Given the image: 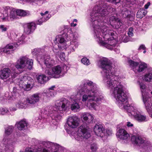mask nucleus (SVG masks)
I'll return each instance as SVG.
<instances>
[{"label": "nucleus", "mask_w": 152, "mask_h": 152, "mask_svg": "<svg viewBox=\"0 0 152 152\" xmlns=\"http://www.w3.org/2000/svg\"><path fill=\"white\" fill-rule=\"evenodd\" d=\"M109 15L116 16V9L105 3L96 6L91 14V21L94 29V37L101 45L112 49L116 45L115 33L108 30L106 23L103 22L104 17Z\"/></svg>", "instance_id": "f257e3e1"}, {"label": "nucleus", "mask_w": 152, "mask_h": 152, "mask_svg": "<svg viewBox=\"0 0 152 152\" xmlns=\"http://www.w3.org/2000/svg\"><path fill=\"white\" fill-rule=\"evenodd\" d=\"M99 67L102 69V73L104 81L108 87L113 90V93L116 100L119 102H123L127 98L124 92L121 83L118 81V77L114 75V69L112 67L111 62L107 58H104L98 63Z\"/></svg>", "instance_id": "f03ea898"}, {"label": "nucleus", "mask_w": 152, "mask_h": 152, "mask_svg": "<svg viewBox=\"0 0 152 152\" xmlns=\"http://www.w3.org/2000/svg\"><path fill=\"white\" fill-rule=\"evenodd\" d=\"M78 88L79 91L85 93L83 96L82 101L84 102L88 101V104L94 109H96V104L92 101L98 102L103 99V97L99 94L97 86L92 81L84 82Z\"/></svg>", "instance_id": "7ed1b4c3"}, {"label": "nucleus", "mask_w": 152, "mask_h": 152, "mask_svg": "<svg viewBox=\"0 0 152 152\" xmlns=\"http://www.w3.org/2000/svg\"><path fill=\"white\" fill-rule=\"evenodd\" d=\"M69 105V101L65 98L56 101L55 105L56 107L52 108V110L50 112V115L53 119L57 121L61 118V111L65 110Z\"/></svg>", "instance_id": "20e7f679"}, {"label": "nucleus", "mask_w": 152, "mask_h": 152, "mask_svg": "<svg viewBox=\"0 0 152 152\" xmlns=\"http://www.w3.org/2000/svg\"><path fill=\"white\" fill-rule=\"evenodd\" d=\"M131 140L134 144H136L142 149V151H147L151 148V145L150 143L145 141L141 137L133 136L131 137Z\"/></svg>", "instance_id": "39448f33"}, {"label": "nucleus", "mask_w": 152, "mask_h": 152, "mask_svg": "<svg viewBox=\"0 0 152 152\" xmlns=\"http://www.w3.org/2000/svg\"><path fill=\"white\" fill-rule=\"evenodd\" d=\"M77 133V137L76 139L78 141L88 139L91 136L89 128L83 125H81L78 128Z\"/></svg>", "instance_id": "423d86ee"}, {"label": "nucleus", "mask_w": 152, "mask_h": 152, "mask_svg": "<svg viewBox=\"0 0 152 152\" xmlns=\"http://www.w3.org/2000/svg\"><path fill=\"white\" fill-rule=\"evenodd\" d=\"M33 61L32 59H29L26 56L20 58L17 61L15 67L17 69H22L27 66L28 69H32Z\"/></svg>", "instance_id": "0eeeda50"}, {"label": "nucleus", "mask_w": 152, "mask_h": 152, "mask_svg": "<svg viewBox=\"0 0 152 152\" xmlns=\"http://www.w3.org/2000/svg\"><path fill=\"white\" fill-rule=\"evenodd\" d=\"M40 54L37 56V58L40 59L44 63V66L42 67L43 69L46 70L49 69L55 65V61L54 59L51 58L49 56L45 55L42 57L40 56Z\"/></svg>", "instance_id": "6e6552de"}, {"label": "nucleus", "mask_w": 152, "mask_h": 152, "mask_svg": "<svg viewBox=\"0 0 152 152\" xmlns=\"http://www.w3.org/2000/svg\"><path fill=\"white\" fill-rule=\"evenodd\" d=\"M124 107L126 112H128L129 115V116L133 115L135 120L138 122H141L148 121V118H147L146 115L139 113L134 114V112L131 110L133 108V107L132 106H130L129 104L124 105Z\"/></svg>", "instance_id": "1a4fd4ad"}, {"label": "nucleus", "mask_w": 152, "mask_h": 152, "mask_svg": "<svg viewBox=\"0 0 152 152\" xmlns=\"http://www.w3.org/2000/svg\"><path fill=\"white\" fill-rule=\"evenodd\" d=\"M33 80L30 77L25 76L21 77L19 81L20 87L24 88L26 91L30 90L33 86Z\"/></svg>", "instance_id": "9d476101"}, {"label": "nucleus", "mask_w": 152, "mask_h": 152, "mask_svg": "<svg viewBox=\"0 0 152 152\" xmlns=\"http://www.w3.org/2000/svg\"><path fill=\"white\" fill-rule=\"evenodd\" d=\"M15 69L11 71L8 68H4L0 71V78L2 80L6 79L10 75L13 78H15L18 74L15 71Z\"/></svg>", "instance_id": "9b49d317"}, {"label": "nucleus", "mask_w": 152, "mask_h": 152, "mask_svg": "<svg viewBox=\"0 0 152 152\" xmlns=\"http://www.w3.org/2000/svg\"><path fill=\"white\" fill-rule=\"evenodd\" d=\"M62 71L61 67L60 65H57L52 67L49 69H47L45 73L49 75L52 76L54 78H58L59 75Z\"/></svg>", "instance_id": "f8f14e48"}, {"label": "nucleus", "mask_w": 152, "mask_h": 152, "mask_svg": "<svg viewBox=\"0 0 152 152\" xmlns=\"http://www.w3.org/2000/svg\"><path fill=\"white\" fill-rule=\"evenodd\" d=\"M19 44L17 43H12L7 45L4 48H0V53L3 52L9 54L13 53V51L18 47Z\"/></svg>", "instance_id": "ddd939ff"}, {"label": "nucleus", "mask_w": 152, "mask_h": 152, "mask_svg": "<svg viewBox=\"0 0 152 152\" xmlns=\"http://www.w3.org/2000/svg\"><path fill=\"white\" fill-rule=\"evenodd\" d=\"M67 123L68 126L70 128H75L79 125L80 119L76 116L69 117L67 119Z\"/></svg>", "instance_id": "4468645a"}, {"label": "nucleus", "mask_w": 152, "mask_h": 152, "mask_svg": "<svg viewBox=\"0 0 152 152\" xmlns=\"http://www.w3.org/2000/svg\"><path fill=\"white\" fill-rule=\"evenodd\" d=\"M94 131L95 134L101 138L104 137L105 136V129L102 125L96 124L94 127Z\"/></svg>", "instance_id": "2eb2a0df"}, {"label": "nucleus", "mask_w": 152, "mask_h": 152, "mask_svg": "<svg viewBox=\"0 0 152 152\" xmlns=\"http://www.w3.org/2000/svg\"><path fill=\"white\" fill-rule=\"evenodd\" d=\"M24 32L29 34L32 33L36 28L35 23L33 22L24 24L23 25Z\"/></svg>", "instance_id": "dca6fc26"}, {"label": "nucleus", "mask_w": 152, "mask_h": 152, "mask_svg": "<svg viewBox=\"0 0 152 152\" xmlns=\"http://www.w3.org/2000/svg\"><path fill=\"white\" fill-rule=\"evenodd\" d=\"M116 136L120 139L128 140L130 139V136L127 132L123 129H120L116 133Z\"/></svg>", "instance_id": "f3484780"}, {"label": "nucleus", "mask_w": 152, "mask_h": 152, "mask_svg": "<svg viewBox=\"0 0 152 152\" xmlns=\"http://www.w3.org/2000/svg\"><path fill=\"white\" fill-rule=\"evenodd\" d=\"M41 96L40 93H37L33 94L29 97L27 98L28 101L30 105H34L38 102L41 97Z\"/></svg>", "instance_id": "a211bd4d"}, {"label": "nucleus", "mask_w": 152, "mask_h": 152, "mask_svg": "<svg viewBox=\"0 0 152 152\" xmlns=\"http://www.w3.org/2000/svg\"><path fill=\"white\" fill-rule=\"evenodd\" d=\"M28 101L27 98L23 99L19 101L16 104V107L19 108H26L30 106Z\"/></svg>", "instance_id": "6ab92c4d"}, {"label": "nucleus", "mask_w": 152, "mask_h": 152, "mask_svg": "<svg viewBox=\"0 0 152 152\" xmlns=\"http://www.w3.org/2000/svg\"><path fill=\"white\" fill-rule=\"evenodd\" d=\"M81 118L83 122L89 124L92 121L94 118L90 113H84L82 114Z\"/></svg>", "instance_id": "aec40b11"}, {"label": "nucleus", "mask_w": 152, "mask_h": 152, "mask_svg": "<svg viewBox=\"0 0 152 152\" xmlns=\"http://www.w3.org/2000/svg\"><path fill=\"white\" fill-rule=\"evenodd\" d=\"M16 124L18 129L20 130H23L27 128V123L25 121H21Z\"/></svg>", "instance_id": "412c9836"}, {"label": "nucleus", "mask_w": 152, "mask_h": 152, "mask_svg": "<svg viewBox=\"0 0 152 152\" xmlns=\"http://www.w3.org/2000/svg\"><path fill=\"white\" fill-rule=\"evenodd\" d=\"M37 80L38 82L41 84H44L47 80V77L44 75H40L37 77Z\"/></svg>", "instance_id": "4be33fe9"}, {"label": "nucleus", "mask_w": 152, "mask_h": 152, "mask_svg": "<svg viewBox=\"0 0 152 152\" xmlns=\"http://www.w3.org/2000/svg\"><path fill=\"white\" fill-rule=\"evenodd\" d=\"M147 64L145 63H142L139 65L138 67L136 68V72H141L144 71V69L147 68Z\"/></svg>", "instance_id": "5701e85b"}, {"label": "nucleus", "mask_w": 152, "mask_h": 152, "mask_svg": "<svg viewBox=\"0 0 152 152\" xmlns=\"http://www.w3.org/2000/svg\"><path fill=\"white\" fill-rule=\"evenodd\" d=\"M70 107L72 110L77 111L79 110L80 106L78 103L74 101L71 104Z\"/></svg>", "instance_id": "b1692460"}, {"label": "nucleus", "mask_w": 152, "mask_h": 152, "mask_svg": "<svg viewBox=\"0 0 152 152\" xmlns=\"http://www.w3.org/2000/svg\"><path fill=\"white\" fill-rule=\"evenodd\" d=\"M14 130V127L12 126H9L5 128V135L9 136L11 134Z\"/></svg>", "instance_id": "393cba45"}, {"label": "nucleus", "mask_w": 152, "mask_h": 152, "mask_svg": "<svg viewBox=\"0 0 152 152\" xmlns=\"http://www.w3.org/2000/svg\"><path fill=\"white\" fill-rule=\"evenodd\" d=\"M16 13L17 15L20 16H25L29 15V12L22 10H16Z\"/></svg>", "instance_id": "a878e982"}, {"label": "nucleus", "mask_w": 152, "mask_h": 152, "mask_svg": "<svg viewBox=\"0 0 152 152\" xmlns=\"http://www.w3.org/2000/svg\"><path fill=\"white\" fill-rule=\"evenodd\" d=\"M129 63L130 66L132 68L133 70L135 72H136V68L139 64L138 63L134 62L132 60H129Z\"/></svg>", "instance_id": "bb28decb"}, {"label": "nucleus", "mask_w": 152, "mask_h": 152, "mask_svg": "<svg viewBox=\"0 0 152 152\" xmlns=\"http://www.w3.org/2000/svg\"><path fill=\"white\" fill-rule=\"evenodd\" d=\"M143 78V80L146 82H151L152 80V73L149 72L146 74L144 75Z\"/></svg>", "instance_id": "cd10ccee"}, {"label": "nucleus", "mask_w": 152, "mask_h": 152, "mask_svg": "<svg viewBox=\"0 0 152 152\" xmlns=\"http://www.w3.org/2000/svg\"><path fill=\"white\" fill-rule=\"evenodd\" d=\"M77 43L75 41L74 42H72L69 47L70 52L74 51H75V49L77 48Z\"/></svg>", "instance_id": "c85d7f7f"}, {"label": "nucleus", "mask_w": 152, "mask_h": 152, "mask_svg": "<svg viewBox=\"0 0 152 152\" xmlns=\"http://www.w3.org/2000/svg\"><path fill=\"white\" fill-rule=\"evenodd\" d=\"M56 40L57 42H58L60 44L63 45L62 47H63L65 45V40L61 36H59L57 37L56 38Z\"/></svg>", "instance_id": "c756f323"}, {"label": "nucleus", "mask_w": 152, "mask_h": 152, "mask_svg": "<svg viewBox=\"0 0 152 152\" xmlns=\"http://www.w3.org/2000/svg\"><path fill=\"white\" fill-rule=\"evenodd\" d=\"M42 144L45 147H47L48 145H53L54 146L57 147V148H59V145L58 144L49 142H43Z\"/></svg>", "instance_id": "7c9ffc66"}, {"label": "nucleus", "mask_w": 152, "mask_h": 152, "mask_svg": "<svg viewBox=\"0 0 152 152\" xmlns=\"http://www.w3.org/2000/svg\"><path fill=\"white\" fill-rule=\"evenodd\" d=\"M113 24L115 26V28L118 29L121 26L122 23L120 20L117 19Z\"/></svg>", "instance_id": "2f4dec72"}, {"label": "nucleus", "mask_w": 152, "mask_h": 152, "mask_svg": "<svg viewBox=\"0 0 152 152\" xmlns=\"http://www.w3.org/2000/svg\"><path fill=\"white\" fill-rule=\"evenodd\" d=\"M81 61L83 64L86 65H89L90 64L89 59L86 57L82 58Z\"/></svg>", "instance_id": "473e14b6"}, {"label": "nucleus", "mask_w": 152, "mask_h": 152, "mask_svg": "<svg viewBox=\"0 0 152 152\" xmlns=\"http://www.w3.org/2000/svg\"><path fill=\"white\" fill-rule=\"evenodd\" d=\"M90 148L93 152H96L98 149L97 145L95 143H93L91 145Z\"/></svg>", "instance_id": "72a5a7b5"}, {"label": "nucleus", "mask_w": 152, "mask_h": 152, "mask_svg": "<svg viewBox=\"0 0 152 152\" xmlns=\"http://www.w3.org/2000/svg\"><path fill=\"white\" fill-rule=\"evenodd\" d=\"M17 15L16 11L15 12L14 11L12 10L10 12V15L12 20H13L14 19L17 18Z\"/></svg>", "instance_id": "f704fd0d"}, {"label": "nucleus", "mask_w": 152, "mask_h": 152, "mask_svg": "<svg viewBox=\"0 0 152 152\" xmlns=\"http://www.w3.org/2000/svg\"><path fill=\"white\" fill-rule=\"evenodd\" d=\"M9 111L7 108H1L0 109V113L2 115H4L8 113Z\"/></svg>", "instance_id": "c9c22d12"}, {"label": "nucleus", "mask_w": 152, "mask_h": 152, "mask_svg": "<svg viewBox=\"0 0 152 152\" xmlns=\"http://www.w3.org/2000/svg\"><path fill=\"white\" fill-rule=\"evenodd\" d=\"M117 19L116 16L113 15L110 18L109 21L110 23H112L113 24Z\"/></svg>", "instance_id": "e433bc0d"}, {"label": "nucleus", "mask_w": 152, "mask_h": 152, "mask_svg": "<svg viewBox=\"0 0 152 152\" xmlns=\"http://www.w3.org/2000/svg\"><path fill=\"white\" fill-rule=\"evenodd\" d=\"M136 16L137 18H140L144 17V15L142 14V12L141 11L140 9L137 12Z\"/></svg>", "instance_id": "4c0bfd02"}, {"label": "nucleus", "mask_w": 152, "mask_h": 152, "mask_svg": "<svg viewBox=\"0 0 152 152\" xmlns=\"http://www.w3.org/2000/svg\"><path fill=\"white\" fill-rule=\"evenodd\" d=\"M45 95L48 98H50V97H53L54 96L53 92L50 91V90L45 93Z\"/></svg>", "instance_id": "58836bf2"}, {"label": "nucleus", "mask_w": 152, "mask_h": 152, "mask_svg": "<svg viewBox=\"0 0 152 152\" xmlns=\"http://www.w3.org/2000/svg\"><path fill=\"white\" fill-rule=\"evenodd\" d=\"M142 99L143 102L145 104L147 102H148V98L146 96H144L143 94H142Z\"/></svg>", "instance_id": "ea45409f"}, {"label": "nucleus", "mask_w": 152, "mask_h": 152, "mask_svg": "<svg viewBox=\"0 0 152 152\" xmlns=\"http://www.w3.org/2000/svg\"><path fill=\"white\" fill-rule=\"evenodd\" d=\"M133 28L132 27L130 28L128 32V34L129 37H132L133 35Z\"/></svg>", "instance_id": "a19ab883"}, {"label": "nucleus", "mask_w": 152, "mask_h": 152, "mask_svg": "<svg viewBox=\"0 0 152 152\" xmlns=\"http://www.w3.org/2000/svg\"><path fill=\"white\" fill-rule=\"evenodd\" d=\"M3 20L4 21H10L12 20L10 16H7L2 18Z\"/></svg>", "instance_id": "79ce46f5"}, {"label": "nucleus", "mask_w": 152, "mask_h": 152, "mask_svg": "<svg viewBox=\"0 0 152 152\" xmlns=\"http://www.w3.org/2000/svg\"><path fill=\"white\" fill-rule=\"evenodd\" d=\"M129 11L127 10L124 12V13H123V17L124 18H128L130 17V15L128 14Z\"/></svg>", "instance_id": "37998d69"}, {"label": "nucleus", "mask_w": 152, "mask_h": 152, "mask_svg": "<svg viewBox=\"0 0 152 152\" xmlns=\"http://www.w3.org/2000/svg\"><path fill=\"white\" fill-rule=\"evenodd\" d=\"M0 29L2 32L6 31L7 30V28L4 25H1L0 26Z\"/></svg>", "instance_id": "c03bdc74"}, {"label": "nucleus", "mask_w": 152, "mask_h": 152, "mask_svg": "<svg viewBox=\"0 0 152 152\" xmlns=\"http://www.w3.org/2000/svg\"><path fill=\"white\" fill-rule=\"evenodd\" d=\"M48 11H46L45 12L44 14L43 13H41V15H42V16L44 15L43 17H44V18L46 20H48L49 18L48 17H47V16L45 15L48 14Z\"/></svg>", "instance_id": "a18cd8bd"}, {"label": "nucleus", "mask_w": 152, "mask_h": 152, "mask_svg": "<svg viewBox=\"0 0 152 152\" xmlns=\"http://www.w3.org/2000/svg\"><path fill=\"white\" fill-rule=\"evenodd\" d=\"M106 132L108 135H111L113 133L112 130L111 129H106Z\"/></svg>", "instance_id": "49530a36"}, {"label": "nucleus", "mask_w": 152, "mask_h": 152, "mask_svg": "<svg viewBox=\"0 0 152 152\" xmlns=\"http://www.w3.org/2000/svg\"><path fill=\"white\" fill-rule=\"evenodd\" d=\"M46 20L44 18V17H42V19L39 20H38V22L37 23L38 24L41 25V24H42V23L43 21H45Z\"/></svg>", "instance_id": "de8ad7c7"}, {"label": "nucleus", "mask_w": 152, "mask_h": 152, "mask_svg": "<svg viewBox=\"0 0 152 152\" xmlns=\"http://www.w3.org/2000/svg\"><path fill=\"white\" fill-rule=\"evenodd\" d=\"M17 89L15 87H14L13 88V91H12V96H16L18 94L17 93Z\"/></svg>", "instance_id": "09e8293b"}, {"label": "nucleus", "mask_w": 152, "mask_h": 152, "mask_svg": "<svg viewBox=\"0 0 152 152\" xmlns=\"http://www.w3.org/2000/svg\"><path fill=\"white\" fill-rule=\"evenodd\" d=\"M146 48L145 47V45L142 44L140 46L139 48H138V50H145L146 49Z\"/></svg>", "instance_id": "8fccbe9b"}, {"label": "nucleus", "mask_w": 152, "mask_h": 152, "mask_svg": "<svg viewBox=\"0 0 152 152\" xmlns=\"http://www.w3.org/2000/svg\"><path fill=\"white\" fill-rule=\"evenodd\" d=\"M140 10L142 12V14L144 15V16H145L147 13V12L143 9H141Z\"/></svg>", "instance_id": "3c124183"}, {"label": "nucleus", "mask_w": 152, "mask_h": 152, "mask_svg": "<svg viewBox=\"0 0 152 152\" xmlns=\"http://www.w3.org/2000/svg\"><path fill=\"white\" fill-rule=\"evenodd\" d=\"M41 151H42V152H50L49 151L44 148H41Z\"/></svg>", "instance_id": "603ef678"}, {"label": "nucleus", "mask_w": 152, "mask_h": 152, "mask_svg": "<svg viewBox=\"0 0 152 152\" xmlns=\"http://www.w3.org/2000/svg\"><path fill=\"white\" fill-rule=\"evenodd\" d=\"M150 5V3L149 2H148L147 4H145L144 6V8L145 9H147Z\"/></svg>", "instance_id": "864d4df0"}, {"label": "nucleus", "mask_w": 152, "mask_h": 152, "mask_svg": "<svg viewBox=\"0 0 152 152\" xmlns=\"http://www.w3.org/2000/svg\"><path fill=\"white\" fill-rule=\"evenodd\" d=\"M127 126L128 127H132L133 126V124H131L130 122H128L127 123Z\"/></svg>", "instance_id": "5fc2aeb1"}, {"label": "nucleus", "mask_w": 152, "mask_h": 152, "mask_svg": "<svg viewBox=\"0 0 152 152\" xmlns=\"http://www.w3.org/2000/svg\"><path fill=\"white\" fill-rule=\"evenodd\" d=\"M140 88L141 89H144L145 88V84H141L140 85Z\"/></svg>", "instance_id": "6e6d98bb"}, {"label": "nucleus", "mask_w": 152, "mask_h": 152, "mask_svg": "<svg viewBox=\"0 0 152 152\" xmlns=\"http://www.w3.org/2000/svg\"><path fill=\"white\" fill-rule=\"evenodd\" d=\"M4 9L6 11H7L10 8V7L8 6L5 7H3Z\"/></svg>", "instance_id": "4d7b16f0"}, {"label": "nucleus", "mask_w": 152, "mask_h": 152, "mask_svg": "<svg viewBox=\"0 0 152 152\" xmlns=\"http://www.w3.org/2000/svg\"><path fill=\"white\" fill-rule=\"evenodd\" d=\"M7 140L6 139V138L5 137H4L3 140V142H4V144H6L7 143Z\"/></svg>", "instance_id": "13d9d810"}, {"label": "nucleus", "mask_w": 152, "mask_h": 152, "mask_svg": "<svg viewBox=\"0 0 152 152\" xmlns=\"http://www.w3.org/2000/svg\"><path fill=\"white\" fill-rule=\"evenodd\" d=\"M76 25H77V24L76 23L74 24L73 22L72 23H71V25L72 26H73V27H75V26H76Z\"/></svg>", "instance_id": "bf43d9fd"}, {"label": "nucleus", "mask_w": 152, "mask_h": 152, "mask_svg": "<svg viewBox=\"0 0 152 152\" xmlns=\"http://www.w3.org/2000/svg\"><path fill=\"white\" fill-rule=\"evenodd\" d=\"M55 86H53L52 87H50L49 88V89L50 90H53V89L54 88H55Z\"/></svg>", "instance_id": "052dcab7"}, {"label": "nucleus", "mask_w": 152, "mask_h": 152, "mask_svg": "<svg viewBox=\"0 0 152 152\" xmlns=\"http://www.w3.org/2000/svg\"><path fill=\"white\" fill-rule=\"evenodd\" d=\"M10 110H11L15 111L16 110V109L15 108H10Z\"/></svg>", "instance_id": "680f3d73"}, {"label": "nucleus", "mask_w": 152, "mask_h": 152, "mask_svg": "<svg viewBox=\"0 0 152 152\" xmlns=\"http://www.w3.org/2000/svg\"><path fill=\"white\" fill-rule=\"evenodd\" d=\"M61 55L62 56V57H63V59H64V56H65V54L64 53H61Z\"/></svg>", "instance_id": "e2e57ef3"}, {"label": "nucleus", "mask_w": 152, "mask_h": 152, "mask_svg": "<svg viewBox=\"0 0 152 152\" xmlns=\"http://www.w3.org/2000/svg\"><path fill=\"white\" fill-rule=\"evenodd\" d=\"M54 152H59V149H58V148H57L56 151H55Z\"/></svg>", "instance_id": "0e129e2a"}, {"label": "nucleus", "mask_w": 152, "mask_h": 152, "mask_svg": "<svg viewBox=\"0 0 152 152\" xmlns=\"http://www.w3.org/2000/svg\"><path fill=\"white\" fill-rule=\"evenodd\" d=\"M77 20L76 19H74V20H73V22H77Z\"/></svg>", "instance_id": "69168bd1"}, {"label": "nucleus", "mask_w": 152, "mask_h": 152, "mask_svg": "<svg viewBox=\"0 0 152 152\" xmlns=\"http://www.w3.org/2000/svg\"><path fill=\"white\" fill-rule=\"evenodd\" d=\"M63 67L64 68H65L66 69V68H67V66L66 65H64L63 66Z\"/></svg>", "instance_id": "338daca9"}, {"label": "nucleus", "mask_w": 152, "mask_h": 152, "mask_svg": "<svg viewBox=\"0 0 152 152\" xmlns=\"http://www.w3.org/2000/svg\"><path fill=\"white\" fill-rule=\"evenodd\" d=\"M146 50H144V51L143 52V53H145L146 52Z\"/></svg>", "instance_id": "774afa93"}]
</instances>
